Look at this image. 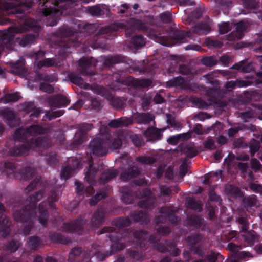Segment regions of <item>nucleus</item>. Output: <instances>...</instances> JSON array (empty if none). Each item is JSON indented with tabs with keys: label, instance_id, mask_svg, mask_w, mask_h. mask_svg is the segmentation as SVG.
Segmentation results:
<instances>
[{
	"label": "nucleus",
	"instance_id": "10",
	"mask_svg": "<svg viewBox=\"0 0 262 262\" xmlns=\"http://www.w3.org/2000/svg\"><path fill=\"white\" fill-rule=\"evenodd\" d=\"M248 24L244 21H241L236 24V32H237V36L238 38H241L242 37V34H241L242 32L246 30L247 28L248 27Z\"/></svg>",
	"mask_w": 262,
	"mask_h": 262
},
{
	"label": "nucleus",
	"instance_id": "39",
	"mask_svg": "<svg viewBox=\"0 0 262 262\" xmlns=\"http://www.w3.org/2000/svg\"><path fill=\"white\" fill-rule=\"evenodd\" d=\"M19 245L15 242H12L9 244V249L11 252H14L18 248Z\"/></svg>",
	"mask_w": 262,
	"mask_h": 262
},
{
	"label": "nucleus",
	"instance_id": "26",
	"mask_svg": "<svg viewBox=\"0 0 262 262\" xmlns=\"http://www.w3.org/2000/svg\"><path fill=\"white\" fill-rule=\"evenodd\" d=\"M251 168L255 171L260 169L261 164L260 162L256 159H252L251 161Z\"/></svg>",
	"mask_w": 262,
	"mask_h": 262
},
{
	"label": "nucleus",
	"instance_id": "9",
	"mask_svg": "<svg viewBox=\"0 0 262 262\" xmlns=\"http://www.w3.org/2000/svg\"><path fill=\"white\" fill-rule=\"evenodd\" d=\"M25 212V210H23L21 211H16L15 212L14 216L15 220L19 221H24L26 219H25V216L27 214V215L29 216L30 217H32L34 215L32 214V212L29 211V212H25V215H24L23 213Z\"/></svg>",
	"mask_w": 262,
	"mask_h": 262
},
{
	"label": "nucleus",
	"instance_id": "44",
	"mask_svg": "<svg viewBox=\"0 0 262 262\" xmlns=\"http://www.w3.org/2000/svg\"><path fill=\"white\" fill-rule=\"evenodd\" d=\"M160 190L164 194L168 195L170 193V189L168 187L162 186L160 187Z\"/></svg>",
	"mask_w": 262,
	"mask_h": 262
},
{
	"label": "nucleus",
	"instance_id": "28",
	"mask_svg": "<svg viewBox=\"0 0 262 262\" xmlns=\"http://www.w3.org/2000/svg\"><path fill=\"white\" fill-rule=\"evenodd\" d=\"M40 89L45 92L51 93L53 91V88L48 83H44L40 85Z\"/></svg>",
	"mask_w": 262,
	"mask_h": 262
},
{
	"label": "nucleus",
	"instance_id": "19",
	"mask_svg": "<svg viewBox=\"0 0 262 262\" xmlns=\"http://www.w3.org/2000/svg\"><path fill=\"white\" fill-rule=\"evenodd\" d=\"M35 37L33 35H28L24 37L21 41H19V44L22 46H26L33 42Z\"/></svg>",
	"mask_w": 262,
	"mask_h": 262
},
{
	"label": "nucleus",
	"instance_id": "46",
	"mask_svg": "<svg viewBox=\"0 0 262 262\" xmlns=\"http://www.w3.org/2000/svg\"><path fill=\"white\" fill-rule=\"evenodd\" d=\"M228 249L231 251H233L234 252H236L238 250V247H237L233 243H230L228 245Z\"/></svg>",
	"mask_w": 262,
	"mask_h": 262
},
{
	"label": "nucleus",
	"instance_id": "18",
	"mask_svg": "<svg viewBox=\"0 0 262 262\" xmlns=\"http://www.w3.org/2000/svg\"><path fill=\"white\" fill-rule=\"evenodd\" d=\"M73 169L69 167H66L62 170L61 174V179H67L72 175Z\"/></svg>",
	"mask_w": 262,
	"mask_h": 262
},
{
	"label": "nucleus",
	"instance_id": "23",
	"mask_svg": "<svg viewBox=\"0 0 262 262\" xmlns=\"http://www.w3.org/2000/svg\"><path fill=\"white\" fill-rule=\"evenodd\" d=\"M40 244L39 239L36 237H32L30 238L28 244L32 249L35 248Z\"/></svg>",
	"mask_w": 262,
	"mask_h": 262
},
{
	"label": "nucleus",
	"instance_id": "38",
	"mask_svg": "<svg viewBox=\"0 0 262 262\" xmlns=\"http://www.w3.org/2000/svg\"><path fill=\"white\" fill-rule=\"evenodd\" d=\"M132 140H133V143H134V144H135V146H141L142 143L140 141L138 137L136 135H135V136H133Z\"/></svg>",
	"mask_w": 262,
	"mask_h": 262
},
{
	"label": "nucleus",
	"instance_id": "58",
	"mask_svg": "<svg viewBox=\"0 0 262 262\" xmlns=\"http://www.w3.org/2000/svg\"><path fill=\"white\" fill-rule=\"evenodd\" d=\"M221 60L223 63H224L225 64H227V63H228L229 62L230 58H229V57L228 56L225 55V56H223L221 57Z\"/></svg>",
	"mask_w": 262,
	"mask_h": 262
},
{
	"label": "nucleus",
	"instance_id": "45",
	"mask_svg": "<svg viewBox=\"0 0 262 262\" xmlns=\"http://www.w3.org/2000/svg\"><path fill=\"white\" fill-rule=\"evenodd\" d=\"M135 236L137 238H138L139 239H145L146 238L147 235L143 232H139L136 233L135 234Z\"/></svg>",
	"mask_w": 262,
	"mask_h": 262
},
{
	"label": "nucleus",
	"instance_id": "43",
	"mask_svg": "<svg viewBox=\"0 0 262 262\" xmlns=\"http://www.w3.org/2000/svg\"><path fill=\"white\" fill-rule=\"evenodd\" d=\"M63 114V113L61 111L58 112L56 113V114H54L53 116H52L49 113L46 114L47 118H49V119H52L53 118H56L61 116Z\"/></svg>",
	"mask_w": 262,
	"mask_h": 262
},
{
	"label": "nucleus",
	"instance_id": "42",
	"mask_svg": "<svg viewBox=\"0 0 262 262\" xmlns=\"http://www.w3.org/2000/svg\"><path fill=\"white\" fill-rule=\"evenodd\" d=\"M201 49V47L196 45H191L187 46L185 48V50H193L195 51H199Z\"/></svg>",
	"mask_w": 262,
	"mask_h": 262
},
{
	"label": "nucleus",
	"instance_id": "11",
	"mask_svg": "<svg viewBox=\"0 0 262 262\" xmlns=\"http://www.w3.org/2000/svg\"><path fill=\"white\" fill-rule=\"evenodd\" d=\"M5 117L7 118V124L10 127H13L15 125L16 120L13 112L11 111H8L7 114L5 115Z\"/></svg>",
	"mask_w": 262,
	"mask_h": 262
},
{
	"label": "nucleus",
	"instance_id": "48",
	"mask_svg": "<svg viewBox=\"0 0 262 262\" xmlns=\"http://www.w3.org/2000/svg\"><path fill=\"white\" fill-rule=\"evenodd\" d=\"M151 202V200L147 199L146 200H143L140 204V205L142 207H148L149 205L148 204V202Z\"/></svg>",
	"mask_w": 262,
	"mask_h": 262
},
{
	"label": "nucleus",
	"instance_id": "13",
	"mask_svg": "<svg viewBox=\"0 0 262 262\" xmlns=\"http://www.w3.org/2000/svg\"><path fill=\"white\" fill-rule=\"evenodd\" d=\"M106 195L107 194L106 192H102L97 193L95 195L94 198L91 199L90 201V205L92 206L95 205L98 201L104 198L106 196Z\"/></svg>",
	"mask_w": 262,
	"mask_h": 262
},
{
	"label": "nucleus",
	"instance_id": "53",
	"mask_svg": "<svg viewBox=\"0 0 262 262\" xmlns=\"http://www.w3.org/2000/svg\"><path fill=\"white\" fill-rule=\"evenodd\" d=\"M239 167L241 170L242 172H244L246 171L248 166H247V165L245 163H239Z\"/></svg>",
	"mask_w": 262,
	"mask_h": 262
},
{
	"label": "nucleus",
	"instance_id": "21",
	"mask_svg": "<svg viewBox=\"0 0 262 262\" xmlns=\"http://www.w3.org/2000/svg\"><path fill=\"white\" fill-rule=\"evenodd\" d=\"M219 32L221 34H225L230 30L231 28L228 23H223L219 25Z\"/></svg>",
	"mask_w": 262,
	"mask_h": 262
},
{
	"label": "nucleus",
	"instance_id": "31",
	"mask_svg": "<svg viewBox=\"0 0 262 262\" xmlns=\"http://www.w3.org/2000/svg\"><path fill=\"white\" fill-rule=\"evenodd\" d=\"M102 217H103V216L102 214L100 215L99 213H96L95 214L94 216L92 218V221L96 225H98L101 222Z\"/></svg>",
	"mask_w": 262,
	"mask_h": 262
},
{
	"label": "nucleus",
	"instance_id": "37",
	"mask_svg": "<svg viewBox=\"0 0 262 262\" xmlns=\"http://www.w3.org/2000/svg\"><path fill=\"white\" fill-rule=\"evenodd\" d=\"M15 7V5L10 3H5L2 6V9L4 10H8L11 9Z\"/></svg>",
	"mask_w": 262,
	"mask_h": 262
},
{
	"label": "nucleus",
	"instance_id": "2",
	"mask_svg": "<svg viewBox=\"0 0 262 262\" xmlns=\"http://www.w3.org/2000/svg\"><path fill=\"white\" fill-rule=\"evenodd\" d=\"M20 32V30L18 28L14 27L11 28L7 34H5L1 38L2 45L3 48L10 49L11 46L14 42L12 34L18 33Z\"/></svg>",
	"mask_w": 262,
	"mask_h": 262
},
{
	"label": "nucleus",
	"instance_id": "33",
	"mask_svg": "<svg viewBox=\"0 0 262 262\" xmlns=\"http://www.w3.org/2000/svg\"><path fill=\"white\" fill-rule=\"evenodd\" d=\"M138 161L144 164H150L154 162V161L150 158L141 157L137 158Z\"/></svg>",
	"mask_w": 262,
	"mask_h": 262
},
{
	"label": "nucleus",
	"instance_id": "51",
	"mask_svg": "<svg viewBox=\"0 0 262 262\" xmlns=\"http://www.w3.org/2000/svg\"><path fill=\"white\" fill-rule=\"evenodd\" d=\"M154 101L157 103H161L163 102V98L158 94H157L154 97Z\"/></svg>",
	"mask_w": 262,
	"mask_h": 262
},
{
	"label": "nucleus",
	"instance_id": "32",
	"mask_svg": "<svg viewBox=\"0 0 262 262\" xmlns=\"http://www.w3.org/2000/svg\"><path fill=\"white\" fill-rule=\"evenodd\" d=\"M120 138L115 139L113 142L111 147L113 149H117L121 146V140Z\"/></svg>",
	"mask_w": 262,
	"mask_h": 262
},
{
	"label": "nucleus",
	"instance_id": "61",
	"mask_svg": "<svg viewBox=\"0 0 262 262\" xmlns=\"http://www.w3.org/2000/svg\"><path fill=\"white\" fill-rule=\"evenodd\" d=\"M35 185H34V183H31L30 185H29L27 188H26V190L28 191V192H30L31 191H32L34 188L35 187Z\"/></svg>",
	"mask_w": 262,
	"mask_h": 262
},
{
	"label": "nucleus",
	"instance_id": "8",
	"mask_svg": "<svg viewBox=\"0 0 262 262\" xmlns=\"http://www.w3.org/2000/svg\"><path fill=\"white\" fill-rule=\"evenodd\" d=\"M190 136L191 133L188 132L185 134H180L177 136L171 137L167 140V141L170 144H175L178 142L179 139H187L190 137Z\"/></svg>",
	"mask_w": 262,
	"mask_h": 262
},
{
	"label": "nucleus",
	"instance_id": "55",
	"mask_svg": "<svg viewBox=\"0 0 262 262\" xmlns=\"http://www.w3.org/2000/svg\"><path fill=\"white\" fill-rule=\"evenodd\" d=\"M161 19L163 21H167L170 19V15L168 13H164L161 15Z\"/></svg>",
	"mask_w": 262,
	"mask_h": 262
},
{
	"label": "nucleus",
	"instance_id": "22",
	"mask_svg": "<svg viewBox=\"0 0 262 262\" xmlns=\"http://www.w3.org/2000/svg\"><path fill=\"white\" fill-rule=\"evenodd\" d=\"M140 120L141 122L146 123L151 121L153 120L152 116L149 114H142L139 116Z\"/></svg>",
	"mask_w": 262,
	"mask_h": 262
},
{
	"label": "nucleus",
	"instance_id": "20",
	"mask_svg": "<svg viewBox=\"0 0 262 262\" xmlns=\"http://www.w3.org/2000/svg\"><path fill=\"white\" fill-rule=\"evenodd\" d=\"M183 151L189 157H193L196 155V152L192 146H186L183 149Z\"/></svg>",
	"mask_w": 262,
	"mask_h": 262
},
{
	"label": "nucleus",
	"instance_id": "7",
	"mask_svg": "<svg viewBox=\"0 0 262 262\" xmlns=\"http://www.w3.org/2000/svg\"><path fill=\"white\" fill-rule=\"evenodd\" d=\"M44 205V203H42L39 205V208L37 209V212L39 214V221L40 224L42 225H45L47 223V212L45 209L42 208Z\"/></svg>",
	"mask_w": 262,
	"mask_h": 262
},
{
	"label": "nucleus",
	"instance_id": "41",
	"mask_svg": "<svg viewBox=\"0 0 262 262\" xmlns=\"http://www.w3.org/2000/svg\"><path fill=\"white\" fill-rule=\"evenodd\" d=\"M75 185L76 186V189L77 193L79 194H81L83 189V185L79 182H76Z\"/></svg>",
	"mask_w": 262,
	"mask_h": 262
},
{
	"label": "nucleus",
	"instance_id": "17",
	"mask_svg": "<svg viewBox=\"0 0 262 262\" xmlns=\"http://www.w3.org/2000/svg\"><path fill=\"white\" fill-rule=\"evenodd\" d=\"M243 236L245 240L250 244L253 243L255 238V233L251 231L245 232Z\"/></svg>",
	"mask_w": 262,
	"mask_h": 262
},
{
	"label": "nucleus",
	"instance_id": "49",
	"mask_svg": "<svg viewBox=\"0 0 262 262\" xmlns=\"http://www.w3.org/2000/svg\"><path fill=\"white\" fill-rule=\"evenodd\" d=\"M250 188L251 189L255 192H258L260 190L261 188L260 186L256 184H251L250 185Z\"/></svg>",
	"mask_w": 262,
	"mask_h": 262
},
{
	"label": "nucleus",
	"instance_id": "12",
	"mask_svg": "<svg viewBox=\"0 0 262 262\" xmlns=\"http://www.w3.org/2000/svg\"><path fill=\"white\" fill-rule=\"evenodd\" d=\"M69 78L71 82L75 83V84L80 86L84 85V82L82 79L77 75L73 74H70L69 75Z\"/></svg>",
	"mask_w": 262,
	"mask_h": 262
},
{
	"label": "nucleus",
	"instance_id": "60",
	"mask_svg": "<svg viewBox=\"0 0 262 262\" xmlns=\"http://www.w3.org/2000/svg\"><path fill=\"white\" fill-rule=\"evenodd\" d=\"M53 10L51 8L46 9L43 11L45 15H49L52 14Z\"/></svg>",
	"mask_w": 262,
	"mask_h": 262
},
{
	"label": "nucleus",
	"instance_id": "24",
	"mask_svg": "<svg viewBox=\"0 0 262 262\" xmlns=\"http://www.w3.org/2000/svg\"><path fill=\"white\" fill-rule=\"evenodd\" d=\"M259 148V143L256 141H252L250 145L251 154L253 156Z\"/></svg>",
	"mask_w": 262,
	"mask_h": 262
},
{
	"label": "nucleus",
	"instance_id": "3",
	"mask_svg": "<svg viewBox=\"0 0 262 262\" xmlns=\"http://www.w3.org/2000/svg\"><path fill=\"white\" fill-rule=\"evenodd\" d=\"M104 143L100 139H94L91 142L90 148L93 154L98 155H103L106 154L105 149L103 147Z\"/></svg>",
	"mask_w": 262,
	"mask_h": 262
},
{
	"label": "nucleus",
	"instance_id": "34",
	"mask_svg": "<svg viewBox=\"0 0 262 262\" xmlns=\"http://www.w3.org/2000/svg\"><path fill=\"white\" fill-rule=\"evenodd\" d=\"M76 228V225H75L73 223H70L69 224H66L64 225V229L68 232L75 230Z\"/></svg>",
	"mask_w": 262,
	"mask_h": 262
},
{
	"label": "nucleus",
	"instance_id": "35",
	"mask_svg": "<svg viewBox=\"0 0 262 262\" xmlns=\"http://www.w3.org/2000/svg\"><path fill=\"white\" fill-rule=\"evenodd\" d=\"M239 223L242 225V230L243 231H246L247 229V223L246 221V219L244 217H239L238 220Z\"/></svg>",
	"mask_w": 262,
	"mask_h": 262
},
{
	"label": "nucleus",
	"instance_id": "47",
	"mask_svg": "<svg viewBox=\"0 0 262 262\" xmlns=\"http://www.w3.org/2000/svg\"><path fill=\"white\" fill-rule=\"evenodd\" d=\"M217 141L219 144L223 145L226 143L227 139L225 137L220 136L217 138Z\"/></svg>",
	"mask_w": 262,
	"mask_h": 262
},
{
	"label": "nucleus",
	"instance_id": "16",
	"mask_svg": "<svg viewBox=\"0 0 262 262\" xmlns=\"http://www.w3.org/2000/svg\"><path fill=\"white\" fill-rule=\"evenodd\" d=\"M19 96L18 93L7 95L4 98V102H15L19 99Z\"/></svg>",
	"mask_w": 262,
	"mask_h": 262
},
{
	"label": "nucleus",
	"instance_id": "36",
	"mask_svg": "<svg viewBox=\"0 0 262 262\" xmlns=\"http://www.w3.org/2000/svg\"><path fill=\"white\" fill-rule=\"evenodd\" d=\"M187 166L185 164H182L180 166V174L183 178L187 172Z\"/></svg>",
	"mask_w": 262,
	"mask_h": 262
},
{
	"label": "nucleus",
	"instance_id": "5",
	"mask_svg": "<svg viewBox=\"0 0 262 262\" xmlns=\"http://www.w3.org/2000/svg\"><path fill=\"white\" fill-rule=\"evenodd\" d=\"M132 120L130 118H120L112 121L109 123L111 127L117 128L121 126H126L131 124Z\"/></svg>",
	"mask_w": 262,
	"mask_h": 262
},
{
	"label": "nucleus",
	"instance_id": "56",
	"mask_svg": "<svg viewBox=\"0 0 262 262\" xmlns=\"http://www.w3.org/2000/svg\"><path fill=\"white\" fill-rule=\"evenodd\" d=\"M227 85L228 88H229V87L233 86L234 85H238L239 86H242L245 85L244 84H239V82L237 81L236 82H229L227 84Z\"/></svg>",
	"mask_w": 262,
	"mask_h": 262
},
{
	"label": "nucleus",
	"instance_id": "4",
	"mask_svg": "<svg viewBox=\"0 0 262 262\" xmlns=\"http://www.w3.org/2000/svg\"><path fill=\"white\" fill-rule=\"evenodd\" d=\"M69 102V100L63 96H58L49 99V103L52 107L66 106Z\"/></svg>",
	"mask_w": 262,
	"mask_h": 262
},
{
	"label": "nucleus",
	"instance_id": "59",
	"mask_svg": "<svg viewBox=\"0 0 262 262\" xmlns=\"http://www.w3.org/2000/svg\"><path fill=\"white\" fill-rule=\"evenodd\" d=\"M238 132L236 128H231L228 131V135L229 136H232Z\"/></svg>",
	"mask_w": 262,
	"mask_h": 262
},
{
	"label": "nucleus",
	"instance_id": "52",
	"mask_svg": "<svg viewBox=\"0 0 262 262\" xmlns=\"http://www.w3.org/2000/svg\"><path fill=\"white\" fill-rule=\"evenodd\" d=\"M83 104V103L82 101H78L73 106L71 107L72 109L78 110L80 106H81Z\"/></svg>",
	"mask_w": 262,
	"mask_h": 262
},
{
	"label": "nucleus",
	"instance_id": "14",
	"mask_svg": "<svg viewBox=\"0 0 262 262\" xmlns=\"http://www.w3.org/2000/svg\"><path fill=\"white\" fill-rule=\"evenodd\" d=\"M96 173V170L95 168H94L92 165H90L85 176V179L89 182L90 184H91L92 180L93 179Z\"/></svg>",
	"mask_w": 262,
	"mask_h": 262
},
{
	"label": "nucleus",
	"instance_id": "54",
	"mask_svg": "<svg viewBox=\"0 0 262 262\" xmlns=\"http://www.w3.org/2000/svg\"><path fill=\"white\" fill-rule=\"evenodd\" d=\"M200 29L202 30L204 33H207L210 31V29L208 25H203V26L200 27Z\"/></svg>",
	"mask_w": 262,
	"mask_h": 262
},
{
	"label": "nucleus",
	"instance_id": "62",
	"mask_svg": "<svg viewBox=\"0 0 262 262\" xmlns=\"http://www.w3.org/2000/svg\"><path fill=\"white\" fill-rule=\"evenodd\" d=\"M230 188L231 189V191L230 192V193H233L234 192L235 193H236V192L237 193L239 191L238 189L237 188L235 187H233V186H230Z\"/></svg>",
	"mask_w": 262,
	"mask_h": 262
},
{
	"label": "nucleus",
	"instance_id": "15",
	"mask_svg": "<svg viewBox=\"0 0 262 262\" xmlns=\"http://www.w3.org/2000/svg\"><path fill=\"white\" fill-rule=\"evenodd\" d=\"M132 42L137 47H142L145 45V41L141 36H136L132 38Z\"/></svg>",
	"mask_w": 262,
	"mask_h": 262
},
{
	"label": "nucleus",
	"instance_id": "1",
	"mask_svg": "<svg viewBox=\"0 0 262 262\" xmlns=\"http://www.w3.org/2000/svg\"><path fill=\"white\" fill-rule=\"evenodd\" d=\"M45 132L43 128L37 125L32 126L27 131L25 132L23 129H19L16 130L15 133L14 137L17 140L27 139L30 140V137L38 134L43 133ZM32 140H35V142L31 143L29 145L24 142L18 143L12 152V154L15 155H24L28 153L30 148H38V151H41L47 146L46 141L45 139L40 138L33 139Z\"/></svg>",
	"mask_w": 262,
	"mask_h": 262
},
{
	"label": "nucleus",
	"instance_id": "64",
	"mask_svg": "<svg viewBox=\"0 0 262 262\" xmlns=\"http://www.w3.org/2000/svg\"><path fill=\"white\" fill-rule=\"evenodd\" d=\"M92 105L94 107H97L100 105L99 102L96 100L93 101L92 102Z\"/></svg>",
	"mask_w": 262,
	"mask_h": 262
},
{
	"label": "nucleus",
	"instance_id": "27",
	"mask_svg": "<svg viewBox=\"0 0 262 262\" xmlns=\"http://www.w3.org/2000/svg\"><path fill=\"white\" fill-rule=\"evenodd\" d=\"M204 145L205 148H207L208 149H213L215 148V144H214V142L211 138H208L207 140H206L204 142Z\"/></svg>",
	"mask_w": 262,
	"mask_h": 262
},
{
	"label": "nucleus",
	"instance_id": "25",
	"mask_svg": "<svg viewBox=\"0 0 262 262\" xmlns=\"http://www.w3.org/2000/svg\"><path fill=\"white\" fill-rule=\"evenodd\" d=\"M54 64L55 62L52 59H46L44 60L40 61L38 64V66L39 67H41L43 66L49 67L53 66L54 65Z\"/></svg>",
	"mask_w": 262,
	"mask_h": 262
},
{
	"label": "nucleus",
	"instance_id": "63",
	"mask_svg": "<svg viewBox=\"0 0 262 262\" xmlns=\"http://www.w3.org/2000/svg\"><path fill=\"white\" fill-rule=\"evenodd\" d=\"M216 259V256L215 254H213L210 256L209 257V262H215Z\"/></svg>",
	"mask_w": 262,
	"mask_h": 262
},
{
	"label": "nucleus",
	"instance_id": "50",
	"mask_svg": "<svg viewBox=\"0 0 262 262\" xmlns=\"http://www.w3.org/2000/svg\"><path fill=\"white\" fill-rule=\"evenodd\" d=\"M115 176V174L114 172H106L105 173H104L101 178H103V177H106V180H108L110 178H112L114 177Z\"/></svg>",
	"mask_w": 262,
	"mask_h": 262
},
{
	"label": "nucleus",
	"instance_id": "29",
	"mask_svg": "<svg viewBox=\"0 0 262 262\" xmlns=\"http://www.w3.org/2000/svg\"><path fill=\"white\" fill-rule=\"evenodd\" d=\"M203 63L207 66H212L216 64L215 61L211 57L205 58L203 59Z\"/></svg>",
	"mask_w": 262,
	"mask_h": 262
},
{
	"label": "nucleus",
	"instance_id": "30",
	"mask_svg": "<svg viewBox=\"0 0 262 262\" xmlns=\"http://www.w3.org/2000/svg\"><path fill=\"white\" fill-rule=\"evenodd\" d=\"M43 194V192L42 191H41L37 193H36L35 195L32 196L30 198V201L31 202H35L39 200H40Z\"/></svg>",
	"mask_w": 262,
	"mask_h": 262
},
{
	"label": "nucleus",
	"instance_id": "57",
	"mask_svg": "<svg viewBox=\"0 0 262 262\" xmlns=\"http://www.w3.org/2000/svg\"><path fill=\"white\" fill-rule=\"evenodd\" d=\"M122 226H128L130 224V220L128 219H124L121 220Z\"/></svg>",
	"mask_w": 262,
	"mask_h": 262
},
{
	"label": "nucleus",
	"instance_id": "40",
	"mask_svg": "<svg viewBox=\"0 0 262 262\" xmlns=\"http://www.w3.org/2000/svg\"><path fill=\"white\" fill-rule=\"evenodd\" d=\"M79 64L82 68H84L89 66V61L85 59H81L79 61Z\"/></svg>",
	"mask_w": 262,
	"mask_h": 262
},
{
	"label": "nucleus",
	"instance_id": "6",
	"mask_svg": "<svg viewBox=\"0 0 262 262\" xmlns=\"http://www.w3.org/2000/svg\"><path fill=\"white\" fill-rule=\"evenodd\" d=\"M145 136L148 140L152 141L159 139L160 137L159 131L155 128H149L145 133Z\"/></svg>",
	"mask_w": 262,
	"mask_h": 262
}]
</instances>
